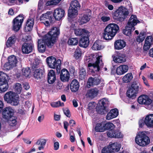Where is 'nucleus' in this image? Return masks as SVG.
Segmentation results:
<instances>
[{
  "instance_id": "obj_1",
  "label": "nucleus",
  "mask_w": 153,
  "mask_h": 153,
  "mask_svg": "<svg viewBox=\"0 0 153 153\" xmlns=\"http://www.w3.org/2000/svg\"><path fill=\"white\" fill-rule=\"evenodd\" d=\"M59 34V29L54 27L51 29L43 37V39H39L38 41V49L41 53L44 52L46 50V45L49 48H51L56 41Z\"/></svg>"
},
{
  "instance_id": "obj_2",
  "label": "nucleus",
  "mask_w": 153,
  "mask_h": 153,
  "mask_svg": "<svg viewBox=\"0 0 153 153\" xmlns=\"http://www.w3.org/2000/svg\"><path fill=\"white\" fill-rule=\"evenodd\" d=\"M102 56H101L97 55L96 61L95 63H93L92 61L93 58L90 56H86L85 60L86 62H88V66L92 72H95L98 71L103 67V63L102 61Z\"/></svg>"
},
{
  "instance_id": "obj_3",
  "label": "nucleus",
  "mask_w": 153,
  "mask_h": 153,
  "mask_svg": "<svg viewBox=\"0 0 153 153\" xmlns=\"http://www.w3.org/2000/svg\"><path fill=\"white\" fill-rule=\"evenodd\" d=\"M119 27L115 23H110L104 30L103 36L104 39L110 40L115 36L119 30Z\"/></svg>"
},
{
  "instance_id": "obj_4",
  "label": "nucleus",
  "mask_w": 153,
  "mask_h": 153,
  "mask_svg": "<svg viewBox=\"0 0 153 153\" xmlns=\"http://www.w3.org/2000/svg\"><path fill=\"white\" fill-rule=\"evenodd\" d=\"M4 99L7 103L12 105L16 106L19 103V96L16 93L12 91L7 92L4 96Z\"/></svg>"
},
{
  "instance_id": "obj_5",
  "label": "nucleus",
  "mask_w": 153,
  "mask_h": 153,
  "mask_svg": "<svg viewBox=\"0 0 153 153\" xmlns=\"http://www.w3.org/2000/svg\"><path fill=\"white\" fill-rule=\"evenodd\" d=\"M136 143L142 147L148 145L150 142L149 137L146 135L145 131H140L137 133L135 138Z\"/></svg>"
},
{
  "instance_id": "obj_6",
  "label": "nucleus",
  "mask_w": 153,
  "mask_h": 153,
  "mask_svg": "<svg viewBox=\"0 0 153 153\" xmlns=\"http://www.w3.org/2000/svg\"><path fill=\"white\" fill-rule=\"evenodd\" d=\"M128 14V10L123 7H120L114 12V18L119 21L122 22Z\"/></svg>"
},
{
  "instance_id": "obj_7",
  "label": "nucleus",
  "mask_w": 153,
  "mask_h": 153,
  "mask_svg": "<svg viewBox=\"0 0 153 153\" xmlns=\"http://www.w3.org/2000/svg\"><path fill=\"white\" fill-rule=\"evenodd\" d=\"M46 62L48 66L51 68H56L59 70L61 64V60L56 59L53 56H49L46 59Z\"/></svg>"
},
{
  "instance_id": "obj_8",
  "label": "nucleus",
  "mask_w": 153,
  "mask_h": 153,
  "mask_svg": "<svg viewBox=\"0 0 153 153\" xmlns=\"http://www.w3.org/2000/svg\"><path fill=\"white\" fill-rule=\"evenodd\" d=\"M107 103V100L105 99L99 101L96 107L97 111L98 113L103 114L108 112V110L106 108Z\"/></svg>"
},
{
  "instance_id": "obj_9",
  "label": "nucleus",
  "mask_w": 153,
  "mask_h": 153,
  "mask_svg": "<svg viewBox=\"0 0 153 153\" xmlns=\"http://www.w3.org/2000/svg\"><path fill=\"white\" fill-rule=\"evenodd\" d=\"M24 17L22 15H19L16 17L13 21V29L15 31H19L21 27L23 22Z\"/></svg>"
},
{
  "instance_id": "obj_10",
  "label": "nucleus",
  "mask_w": 153,
  "mask_h": 153,
  "mask_svg": "<svg viewBox=\"0 0 153 153\" xmlns=\"http://www.w3.org/2000/svg\"><path fill=\"white\" fill-rule=\"evenodd\" d=\"M54 19L50 16L48 13L42 14L40 17V20L47 26H49L53 23Z\"/></svg>"
},
{
  "instance_id": "obj_11",
  "label": "nucleus",
  "mask_w": 153,
  "mask_h": 153,
  "mask_svg": "<svg viewBox=\"0 0 153 153\" xmlns=\"http://www.w3.org/2000/svg\"><path fill=\"white\" fill-rule=\"evenodd\" d=\"M8 62L6 63L4 66L7 70H9L15 67L17 63V60L14 55H11L8 58Z\"/></svg>"
},
{
  "instance_id": "obj_12",
  "label": "nucleus",
  "mask_w": 153,
  "mask_h": 153,
  "mask_svg": "<svg viewBox=\"0 0 153 153\" xmlns=\"http://www.w3.org/2000/svg\"><path fill=\"white\" fill-rule=\"evenodd\" d=\"M91 14V10L88 9L86 11L79 17V22L81 24L85 23L88 22L90 19Z\"/></svg>"
},
{
  "instance_id": "obj_13",
  "label": "nucleus",
  "mask_w": 153,
  "mask_h": 153,
  "mask_svg": "<svg viewBox=\"0 0 153 153\" xmlns=\"http://www.w3.org/2000/svg\"><path fill=\"white\" fill-rule=\"evenodd\" d=\"M138 103L141 104L149 105L152 102V100L147 95H142L138 99Z\"/></svg>"
},
{
  "instance_id": "obj_14",
  "label": "nucleus",
  "mask_w": 153,
  "mask_h": 153,
  "mask_svg": "<svg viewBox=\"0 0 153 153\" xmlns=\"http://www.w3.org/2000/svg\"><path fill=\"white\" fill-rule=\"evenodd\" d=\"M14 111L13 109L10 107L4 108L2 113L3 118L6 119L13 116Z\"/></svg>"
},
{
  "instance_id": "obj_15",
  "label": "nucleus",
  "mask_w": 153,
  "mask_h": 153,
  "mask_svg": "<svg viewBox=\"0 0 153 153\" xmlns=\"http://www.w3.org/2000/svg\"><path fill=\"white\" fill-rule=\"evenodd\" d=\"M139 21L137 20V16L135 15H132L129 18L128 22V27L130 28H133V30H135L134 26L137 24L139 22Z\"/></svg>"
},
{
  "instance_id": "obj_16",
  "label": "nucleus",
  "mask_w": 153,
  "mask_h": 153,
  "mask_svg": "<svg viewBox=\"0 0 153 153\" xmlns=\"http://www.w3.org/2000/svg\"><path fill=\"white\" fill-rule=\"evenodd\" d=\"M65 10L62 8L56 9L53 12V16L57 20H59L64 17L65 15Z\"/></svg>"
},
{
  "instance_id": "obj_17",
  "label": "nucleus",
  "mask_w": 153,
  "mask_h": 153,
  "mask_svg": "<svg viewBox=\"0 0 153 153\" xmlns=\"http://www.w3.org/2000/svg\"><path fill=\"white\" fill-rule=\"evenodd\" d=\"M70 78V74L69 71L66 69H62L60 73V79L63 82L68 81Z\"/></svg>"
},
{
  "instance_id": "obj_18",
  "label": "nucleus",
  "mask_w": 153,
  "mask_h": 153,
  "mask_svg": "<svg viewBox=\"0 0 153 153\" xmlns=\"http://www.w3.org/2000/svg\"><path fill=\"white\" fill-rule=\"evenodd\" d=\"M99 91V89L97 88L91 89L87 91L86 96L90 98L93 99L97 96Z\"/></svg>"
},
{
  "instance_id": "obj_19",
  "label": "nucleus",
  "mask_w": 153,
  "mask_h": 153,
  "mask_svg": "<svg viewBox=\"0 0 153 153\" xmlns=\"http://www.w3.org/2000/svg\"><path fill=\"white\" fill-rule=\"evenodd\" d=\"M34 24V19L32 18L29 17L27 20L25 27V31L26 32L31 31L33 28Z\"/></svg>"
},
{
  "instance_id": "obj_20",
  "label": "nucleus",
  "mask_w": 153,
  "mask_h": 153,
  "mask_svg": "<svg viewBox=\"0 0 153 153\" xmlns=\"http://www.w3.org/2000/svg\"><path fill=\"white\" fill-rule=\"evenodd\" d=\"M100 79L96 78H89L88 81L87 86L88 88L94 85H97L100 83Z\"/></svg>"
},
{
  "instance_id": "obj_21",
  "label": "nucleus",
  "mask_w": 153,
  "mask_h": 153,
  "mask_svg": "<svg viewBox=\"0 0 153 153\" xmlns=\"http://www.w3.org/2000/svg\"><path fill=\"white\" fill-rule=\"evenodd\" d=\"M128 69V67L127 65H120L117 68L116 73L118 75H122L127 72Z\"/></svg>"
},
{
  "instance_id": "obj_22",
  "label": "nucleus",
  "mask_w": 153,
  "mask_h": 153,
  "mask_svg": "<svg viewBox=\"0 0 153 153\" xmlns=\"http://www.w3.org/2000/svg\"><path fill=\"white\" fill-rule=\"evenodd\" d=\"M118 114V111L117 109H112L107 114L106 117V119L107 120H111L117 117Z\"/></svg>"
},
{
  "instance_id": "obj_23",
  "label": "nucleus",
  "mask_w": 153,
  "mask_h": 153,
  "mask_svg": "<svg viewBox=\"0 0 153 153\" xmlns=\"http://www.w3.org/2000/svg\"><path fill=\"white\" fill-rule=\"evenodd\" d=\"M33 45L29 43H24L22 46V51L23 53H29L33 50Z\"/></svg>"
},
{
  "instance_id": "obj_24",
  "label": "nucleus",
  "mask_w": 153,
  "mask_h": 153,
  "mask_svg": "<svg viewBox=\"0 0 153 153\" xmlns=\"http://www.w3.org/2000/svg\"><path fill=\"white\" fill-rule=\"evenodd\" d=\"M113 60L114 62L118 63H123L126 61L125 56L121 53L118 54L114 56Z\"/></svg>"
},
{
  "instance_id": "obj_25",
  "label": "nucleus",
  "mask_w": 153,
  "mask_h": 153,
  "mask_svg": "<svg viewBox=\"0 0 153 153\" xmlns=\"http://www.w3.org/2000/svg\"><path fill=\"white\" fill-rule=\"evenodd\" d=\"M126 45V42L123 40L120 39L116 40L114 43L115 49L120 50L123 49Z\"/></svg>"
},
{
  "instance_id": "obj_26",
  "label": "nucleus",
  "mask_w": 153,
  "mask_h": 153,
  "mask_svg": "<svg viewBox=\"0 0 153 153\" xmlns=\"http://www.w3.org/2000/svg\"><path fill=\"white\" fill-rule=\"evenodd\" d=\"M44 73L45 72L43 70L40 69H36L33 72V76L35 78L40 80L43 77Z\"/></svg>"
},
{
  "instance_id": "obj_27",
  "label": "nucleus",
  "mask_w": 153,
  "mask_h": 153,
  "mask_svg": "<svg viewBox=\"0 0 153 153\" xmlns=\"http://www.w3.org/2000/svg\"><path fill=\"white\" fill-rule=\"evenodd\" d=\"M56 79V76L55 72L53 70L49 71L48 73V80L49 83L53 84Z\"/></svg>"
},
{
  "instance_id": "obj_28",
  "label": "nucleus",
  "mask_w": 153,
  "mask_h": 153,
  "mask_svg": "<svg viewBox=\"0 0 153 153\" xmlns=\"http://www.w3.org/2000/svg\"><path fill=\"white\" fill-rule=\"evenodd\" d=\"M88 35L84 36L81 39L79 42V45L80 46L83 48L87 47L89 43Z\"/></svg>"
},
{
  "instance_id": "obj_29",
  "label": "nucleus",
  "mask_w": 153,
  "mask_h": 153,
  "mask_svg": "<svg viewBox=\"0 0 153 153\" xmlns=\"http://www.w3.org/2000/svg\"><path fill=\"white\" fill-rule=\"evenodd\" d=\"M74 33L77 36H80L82 35L87 36L89 34V32L87 30L83 28H76L74 29Z\"/></svg>"
},
{
  "instance_id": "obj_30",
  "label": "nucleus",
  "mask_w": 153,
  "mask_h": 153,
  "mask_svg": "<svg viewBox=\"0 0 153 153\" xmlns=\"http://www.w3.org/2000/svg\"><path fill=\"white\" fill-rule=\"evenodd\" d=\"M144 123L148 127L153 126V114H150L146 117Z\"/></svg>"
},
{
  "instance_id": "obj_31",
  "label": "nucleus",
  "mask_w": 153,
  "mask_h": 153,
  "mask_svg": "<svg viewBox=\"0 0 153 153\" xmlns=\"http://www.w3.org/2000/svg\"><path fill=\"white\" fill-rule=\"evenodd\" d=\"M79 86V83L77 80H73L70 84V88L71 91L75 92L77 91Z\"/></svg>"
},
{
  "instance_id": "obj_32",
  "label": "nucleus",
  "mask_w": 153,
  "mask_h": 153,
  "mask_svg": "<svg viewBox=\"0 0 153 153\" xmlns=\"http://www.w3.org/2000/svg\"><path fill=\"white\" fill-rule=\"evenodd\" d=\"M110 152H118L120 150V146L119 144L117 142L109 145Z\"/></svg>"
},
{
  "instance_id": "obj_33",
  "label": "nucleus",
  "mask_w": 153,
  "mask_h": 153,
  "mask_svg": "<svg viewBox=\"0 0 153 153\" xmlns=\"http://www.w3.org/2000/svg\"><path fill=\"white\" fill-rule=\"evenodd\" d=\"M105 124L103 123H97L95 126V130L97 132H102L105 130Z\"/></svg>"
},
{
  "instance_id": "obj_34",
  "label": "nucleus",
  "mask_w": 153,
  "mask_h": 153,
  "mask_svg": "<svg viewBox=\"0 0 153 153\" xmlns=\"http://www.w3.org/2000/svg\"><path fill=\"white\" fill-rule=\"evenodd\" d=\"M16 40V37L15 35H13L8 39L6 45L7 47L11 46L14 44Z\"/></svg>"
},
{
  "instance_id": "obj_35",
  "label": "nucleus",
  "mask_w": 153,
  "mask_h": 153,
  "mask_svg": "<svg viewBox=\"0 0 153 153\" xmlns=\"http://www.w3.org/2000/svg\"><path fill=\"white\" fill-rule=\"evenodd\" d=\"M6 120L7 123L10 126H15L16 124V117H15L13 116Z\"/></svg>"
},
{
  "instance_id": "obj_36",
  "label": "nucleus",
  "mask_w": 153,
  "mask_h": 153,
  "mask_svg": "<svg viewBox=\"0 0 153 153\" xmlns=\"http://www.w3.org/2000/svg\"><path fill=\"white\" fill-rule=\"evenodd\" d=\"M104 46L99 41H96L92 47V48L94 50H100L104 48Z\"/></svg>"
},
{
  "instance_id": "obj_37",
  "label": "nucleus",
  "mask_w": 153,
  "mask_h": 153,
  "mask_svg": "<svg viewBox=\"0 0 153 153\" xmlns=\"http://www.w3.org/2000/svg\"><path fill=\"white\" fill-rule=\"evenodd\" d=\"M77 9L70 8L68 12L69 17L73 18L76 16L78 14Z\"/></svg>"
},
{
  "instance_id": "obj_38",
  "label": "nucleus",
  "mask_w": 153,
  "mask_h": 153,
  "mask_svg": "<svg viewBox=\"0 0 153 153\" xmlns=\"http://www.w3.org/2000/svg\"><path fill=\"white\" fill-rule=\"evenodd\" d=\"M137 93L129 88L126 93L127 96L129 98L134 99L136 97Z\"/></svg>"
},
{
  "instance_id": "obj_39",
  "label": "nucleus",
  "mask_w": 153,
  "mask_h": 153,
  "mask_svg": "<svg viewBox=\"0 0 153 153\" xmlns=\"http://www.w3.org/2000/svg\"><path fill=\"white\" fill-rule=\"evenodd\" d=\"M133 78V76L131 73H128L123 77L122 80L123 82L128 83L130 82Z\"/></svg>"
},
{
  "instance_id": "obj_40",
  "label": "nucleus",
  "mask_w": 153,
  "mask_h": 153,
  "mask_svg": "<svg viewBox=\"0 0 153 153\" xmlns=\"http://www.w3.org/2000/svg\"><path fill=\"white\" fill-rule=\"evenodd\" d=\"M7 75L4 72H0V83H7Z\"/></svg>"
},
{
  "instance_id": "obj_41",
  "label": "nucleus",
  "mask_w": 153,
  "mask_h": 153,
  "mask_svg": "<svg viewBox=\"0 0 153 153\" xmlns=\"http://www.w3.org/2000/svg\"><path fill=\"white\" fill-rule=\"evenodd\" d=\"M145 37V33L144 31H141L139 35L137 36L136 38V40L139 43L141 42L144 40Z\"/></svg>"
},
{
  "instance_id": "obj_42",
  "label": "nucleus",
  "mask_w": 153,
  "mask_h": 153,
  "mask_svg": "<svg viewBox=\"0 0 153 153\" xmlns=\"http://www.w3.org/2000/svg\"><path fill=\"white\" fill-rule=\"evenodd\" d=\"M78 42V40L77 38H71L69 39L68 41V45H76Z\"/></svg>"
},
{
  "instance_id": "obj_43",
  "label": "nucleus",
  "mask_w": 153,
  "mask_h": 153,
  "mask_svg": "<svg viewBox=\"0 0 153 153\" xmlns=\"http://www.w3.org/2000/svg\"><path fill=\"white\" fill-rule=\"evenodd\" d=\"M80 6V5L78 1L76 0H75L71 2L70 8L77 9L79 8Z\"/></svg>"
},
{
  "instance_id": "obj_44",
  "label": "nucleus",
  "mask_w": 153,
  "mask_h": 153,
  "mask_svg": "<svg viewBox=\"0 0 153 153\" xmlns=\"http://www.w3.org/2000/svg\"><path fill=\"white\" fill-rule=\"evenodd\" d=\"M140 85V84L138 82H134L130 88L133 90L136 91V92L138 93Z\"/></svg>"
},
{
  "instance_id": "obj_45",
  "label": "nucleus",
  "mask_w": 153,
  "mask_h": 153,
  "mask_svg": "<svg viewBox=\"0 0 153 153\" xmlns=\"http://www.w3.org/2000/svg\"><path fill=\"white\" fill-rule=\"evenodd\" d=\"M133 28H130L128 27L127 25L126 29H124L123 31V33L125 35L130 36L131 35V33L133 30Z\"/></svg>"
},
{
  "instance_id": "obj_46",
  "label": "nucleus",
  "mask_w": 153,
  "mask_h": 153,
  "mask_svg": "<svg viewBox=\"0 0 153 153\" xmlns=\"http://www.w3.org/2000/svg\"><path fill=\"white\" fill-rule=\"evenodd\" d=\"M61 0H51L47 1L45 4L47 6L57 4Z\"/></svg>"
},
{
  "instance_id": "obj_47",
  "label": "nucleus",
  "mask_w": 153,
  "mask_h": 153,
  "mask_svg": "<svg viewBox=\"0 0 153 153\" xmlns=\"http://www.w3.org/2000/svg\"><path fill=\"white\" fill-rule=\"evenodd\" d=\"M8 88V82L4 83H0V91L2 92H4L7 90Z\"/></svg>"
},
{
  "instance_id": "obj_48",
  "label": "nucleus",
  "mask_w": 153,
  "mask_h": 153,
  "mask_svg": "<svg viewBox=\"0 0 153 153\" xmlns=\"http://www.w3.org/2000/svg\"><path fill=\"white\" fill-rule=\"evenodd\" d=\"M30 73V70L29 68H23L22 70V75L26 77H28Z\"/></svg>"
},
{
  "instance_id": "obj_49",
  "label": "nucleus",
  "mask_w": 153,
  "mask_h": 153,
  "mask_svg": "<svg viewBox=\"0 0 153 153\" xmlns=\"http://www.w3.org/2000/svg\"><path fill=\"white\" fill-rule=\"evenodd\" d=\"M47 140L45 139H39L37 140V141L35 144V145L39 146L40 145L45 146V145Z\"/></svg>"
},
{
  "instance_id": "obj_50",
  "label": "nucleus",
  "mask_w": 153,
  "mask_h": 153,
  "mask_svg": "<svg viewBox=\"0 0 153 153\" xmlns=\"http://www.w3.org/2000/svg\"><path fill=\"white\" fill-rule=\"evenodd\" d=\"M51 106L53 108H56L59 106H63L64 104L63 102H61L60 101L56 102H53L51 103Z\"/></svg>"
},
{
  "instance_id": "obj_51",
  "label": "nucleus",
  "mask_w": 153,
  "mask_h": 153,
  "mask_svg": "<svg viewBox=\"0 0 153 153\" xmlns=\"http://www.w3.org/2000/svg\"><path fill=\"white\" fill-rule=\"evenodd\" d=\"M14 90L18 93H20L21 92L22 88L21 84L19 83H16L14 86Z\"/></svg>"
},
{
  "instance_id": "obj_52",
  "label": "nucleus",
  "mask_w": 153,
  "mask_h": 153,
  "mask_svg": "<svg viewBox=\"0 0 153 153\" xmlns=\"http://www.w3.org/2000/svg\"><path fill=\"white\" fill-rule=\"evenodd\" d=\"M86 75V71L83 68H82L79 72V77L81 80L85 79Z\"/></svg>"
},
{
  "instance_id": "obj_53",
  "label": "nucleus",
  "mask_w": 153,
  "mask_h": 153,
  "mask_svg": "<svg viewBox=\"0 0 153 153\" xmlns=\"http://www.w3.org/2000/svg\"><path fill=\"white\" fill-rule=\"evenodd\" d=\"M81 51L79 49H77L74 53V57L76 59H77L81 56Z\"/></svg>"
},
{
  "instance_id": "obj_54",
  "label": "nucleus",
  "mask_w": 153,
  "mask_h": 153,
  "mask_svg": "<svg viewBox=\"0 0 153 153\" xmlns=\"http://www.w3.org/2000/svg\"><path fill=\"white\" fill-rule=\"evenodd\" d=\"M105 130L108 129H112L114 128V125L111 123H108L105 124Z\"/></svg>"
},
{
  "instance_id": "obj_55",
  "label": "nucleus",
  "mask_w": 153,
  "mask_h": 153,
  "mask_svg": "<svg viewBox=\"0 0 153 153\" xmlns=\"http://www.w3.org/2000/svg\"><path fill=\"white\" fill-rule=\"evenodd\" d=\"M115 130H111L109 131L107 133V135L108 137L111 138L114 137H116L115 134Z\"/></svg>"
},
{
  "instance_id": "obj_56",
  "label": "nucleus",
  "mask_w": 153,
  "mask_h": 153,
  "mask_svg": "<svg viewBox=\"0 0 153 153\" xmlns=\"http://www.w3.org/2000/svg\"><path fill=\"white\" fill-rule=\"evenodd\" d=\"M101 21L103 22H106L111 19V17L109 16H103L101 18Z\"/></svg>"
},
{
  "instance_id": "obj_57",
  "label": "nucleus",
  "mask_w": 153,
  "mask_h": 153,
  "mask_svg": "<svg viewBox=\"0 0 153 153\" xmlns=\"http://www.w3.org/2000/svg\"><path fill=\"white\" fill-rule=\"evenodd\" d=\"M153 38L151 36H147L146 38L145 39V42L148 43H150V44L152 45L153 43Z\"/></svg>"
},
{
  "instance_id": "obj_58",
  "label": "nucleus",
  "mask_w": 153,
  "mask_h": 153,
  "mask_svg": "<svg viewBox=\"0 0 153 153\" xmlns=\"http://www.w3.org/2000/svg\"><path fill=\"white\" fill-rule=\"evenodd\" d=\"M64 113L68 117H69L71 116L70 111L68 109L65 108L63 109Z\"/></svg>"
},
{
  "instance_id": "obj_59",
  "label": "nucleus",
  "mask_w": 153,
  "mask_h": 153,
  "mask_svg": "<svg viewBox=\"0 0 153 153\" xmlns=\"http://www.w3.org/2000/svg\"><path fill=\"white\" fill-rule=\"evenodd\" d=\"M116 137L115 138H121L123 137V134L121 132L117 130H115Z\"/></svg>"
},
{
  "instance_id": "obj_60",
  "label": "nucleus",
  "mask_w": 153,
  "mask_h": 153,
  "mask_svg": "<svg viewBox=\"0 0 153 153\" xmlns=\"http://www.w3.org/2000/svg\"><path fill=\"white\" fill-rule=\"evenodd\" d=\"M102 153H111L110 152L109 147H105L103 148L102 151Z\"/></svg>"
},
{
  "instance_id": "obj_61",
  "label": "nucleus",
  "mask_w": 153,
  "mask_h": 153,
  "mask_svg": "<svg viewBox=\"0 0 153 153\" xmlns=\"http://www.w3.org/2000/svg\"><path fill=\"white\" fill-rule=\"evenodd\" d=\"M151 45H152L150 44V43H148L145 42V43L143 46L144 49L145 51L148 50L150 48Z\"/></svg>"
},
{
  "instance_id": "obj_62",
  "label": "nucleus",
  "mask_w": 153,
  "mask_h": 153,
  "mask_svg": "<svg viewBox=\"0 0 153 153\" xmlns=\"http://www.w3.org/2000/svg\"><path fill=\"white\" fill-rule=\"evenodd\" d=\"M23 87L26 90H27L29 89L30 88L29 84L27 82H25L23 83Z\"/></svg>"
},
{
  "instance_id": "obj_63",
  "label": "nucleus",
  "mask_w": 153,
  "mask_h": 153,
  "mask_svg": "<svg viewBox=\"0 0 153 153\" xmlns=\"http://www.w3.org/2000/svg\"><path fill=\"white\" fill-rule=\"evenodd\" d=\"M69 69L70 73L71 74L74 75L75 72V70L74 68L73 67H71L69 68Z\"/></svg>"
},
{
  "instance_id": "obj_64",
  "label": "nucleus",
  "mask_w": 153,
  "mask_h": 153,
  "mask_svg": "<svg viewBox=\"0 0 153 153\" xmlns=\"http://www.w3.org/2000/svg\"><path fill=\"white\" fill-rule=\"evenodd\" d=\"M59 146V144L58 142L54 143V149L55 150H57Z\"/></svg>"
}]
</instances>
